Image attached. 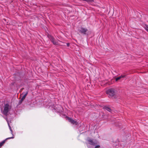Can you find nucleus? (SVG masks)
I'll list each match as a JSON object with an SVG mask.
<instances>
[{
  "label": "nucleus",
  "instance_id": "nucleus-5",
  "mask_svg": "<svg viewBox=\"0 0 148 148\" xmlns=\"http://www.w3.org/2000/svg\"><path fill=\"white\" fill-rule=\"evenodd\" d=\"M67 118L68 121L71 123L75 125L77 124L78 123L76 121L73 120L72 119L69 117H67Z\"/></svg>",
  "mask_w": 148,
  "mask_h": 148
},
{
  "label": "nucleus",
  "instance_id": "nucleus-6",
  "mask_svg": "<svg viewBox=\"0 0 148 148\" xmlns=\"http://www.w3.org/2000/svg\"><path fill=\"white\" fill-rule=\"evenodd\" d=\"M14 138V137H9V138H7L5 140H3L2 141L1 143H0V148H1V147L4 145V144L5 143V141H6V140H7L9 139H10L13 138Z\"/></svg>",
  "mask_w": 148,
  "mask_h": 148
},
{
  "label": "nucleus",
  "instance_id": "nucleus-14",
  "mask_svg": "<svg viewBox=\"0 0 148 148\" xmlns=\"http://www.w3.org/2000/svg\"><path fill=\"white\" fill-rule=\"evenodd\" d=\"M100 147V146L99 145H97L95 147V148H99Z\"/></svg>",
  "mask_w": 148,
  "mask_h": 148
},
{
  "label": "nucleus",
  "instance_id": "nucleus-11",
  "mask_svg": "<svg viewBox=\"0 0 148 148\" xmlns=\"http://www.w3.org/2000/svg\"><path fill=\"white\" fill-rule=\"evenodd\" d=\"M145 29L148 32V25H146L145 27Z\"/></svg>",
  "mask_w": 148,
  "mask_h": 148
},
{
  "label": "nucleus",
  "instance_id": "nucleus-10",
  "mask_svg": "<svg viewBox=\"0 0 148 148\" xmlns=\"http://www.w3.org/2000/svg\"><path fill=\"white\" fill-rule=\"evenodd\" d=\"M8 125L9 127V128H10V131L11 132V133L12 134V129L11 128V127L9 125L8 122Z\"/></svg>",
  "mask_w": 148,
  "mask_h": 148
},
{
  "label": "nucleus",
  "instance_id": "nucleus-13",
  "mask_svg": "<svg viewBox=\"0 0 148 148\" xmlns=\"http://www.w3.org/2000/svg\"><path fill=\"white\" fill-rule=\"evenodd\" d=\"M125 76H126V75H121L120 76V77H121V78L125 77Z\"/></svg>",
  "mask_w": 148,
  "mask_h": 148
},
{
  "label": "nucleus",
  "instance_id": "nucleus-3",
  "mask_svg": "<svg viewBox=\"0 0 148 148\" xmlns=\"http://www.w3.org/2000/svg\"><path fill=\"white\" fill-rule=\"evenodd\" d=\"M106 93L110 96L112 97L115 94L114 89L113 88L110 89L106 91Z\"/></svg>",
  "mask_w": 148,
  "mask_h": 148
},
{
  "label": "nucleus",
  "instance_id": "nucleus-1",
  "mask_svg": "<svg viewBox=\"0 0 148 148\" xmlns=\"http://www.w3.org/2000/svg\"><path fill=\"white\" fill-rule=\"evenodd\" d=\"M48 38L50 41H51L54 45H63L64 46H65L66 45L67 47H69L70 45L69 43H65L59 40L56 41L54 39L53 36L51 35L49 36Z\"/></svg>",
  "mask_w": 148,
  "mask_h": 148
},
{
  "label": "nucleus",
  "instance_id": "nucleus-8",
  "mask_svg": "<svg viewBox=\"0 0 148 148\" xmlns=\"http://www.w3.org/2000/svg\"><path fill=\"white\" fill-rule=\"evenodd\" d=\"M88 141L89 142V143L90 145H92L93 146H95L96 144V143H95V142H93V140L92 139H89L88 140Z\"/></svg>",
  "mask_w": 148,
  "mask_h": 148
},
{
  "label": "nucleus",
  "instance_id": "nucleus-12",
  "mask_svg": "<svg viewBox=\"0 0 148 148\" xmlns=\"http://www.w3.org/2000/svg\"><path fill=\"white\" fill-rule=\"evenodd\" d=\"M121 78L120 76H119V77H117L116 78V81H117L118 80H119Z\"/></svg>",
  "mask_w": 148,
  "mask_h": 148
},
{
  "label": "nucleus",
  "instance_id": "nucleus-7",
  "mask_svg": "<svg viewBox=\"0 0 148 148\" xmlns=\"http://www.w3.org/2000/svg\"><path fill=\"white\" fill-rule=\"evenodd\" d=\"M28 94V92H27L25 94H24V92H23L22 94V95L24 94V95L22 97V98L21 99V100H20V101L21 102V103L22 101H23V100L25 99L27 95V94Z\"/></svg>",
  "mask_w": 148,
  "mask_h": 148
},
{
  "label": "nucleus",
  "instance_id": "nucleus-2",
  "mask_svg": "<svg viewBox=\"0 0 148 148\" xmlns=\"http://www.w3.org/2000/svg\"><path fill=\"white\" fill-rule=\"evenodd\" d=\"M10 108V106L7 103L5 104L4 107V110L3 112V113L4 115H7Z\"/></svg>",
  "mask_w": 148,
  "mask_h": 148
},
{
  "label": "nucleus",
  "instance_id": "nucleus-4",
  "mask_svg": "<svg viewBox=\"0 0 148 148\" xmlns=\"http://www.w3.org/2000/svg\"><path fill=\"white\" fill-rule=\"evenodd\" d=\"M78 31L80 33L83 34H86L88 31V29L86 28L81 27L79 29Z\"/></svg>",
  "mask_w": 148,
  "mask_h": 148
},
{
  "label": "nucleus",
  "instance_id": "nucleus-9",
  "mask_svg": "<svg viewBox=\"0 0 148 148\" xmlns=\"http://www.w3.org/2000/svg\"><path fill=\"white\" fill-rule=\"evenodd\" d=\"M103 108L104 109H105V110L109 112H111L112 110L110 108L107 106H104L103 107Z\"/></svg>",
  "mask_w": 148,
  "mask_h": 148
}]
</instances>
